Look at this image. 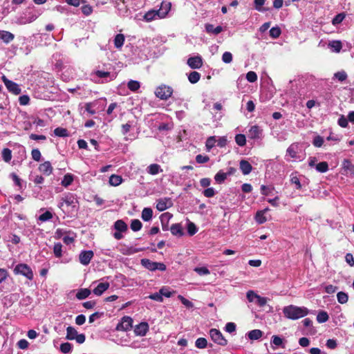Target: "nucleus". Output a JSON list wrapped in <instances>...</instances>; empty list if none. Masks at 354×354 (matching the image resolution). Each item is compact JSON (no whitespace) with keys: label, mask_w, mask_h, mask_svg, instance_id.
Listing matches in <instances>:
<instances>
[{"label":"nucleus","mask_w":354,"mask_h":354,"mask_svg":"<svg viewBox=\"0 0 354 354\" xmlns=\"http://www.w3.org/2000/svg\"><path fill=\"white\" fill-rule=\"evenodd\" d=\"M77 200L74 194L65 193L58 203V207L66 214L69 215L77 210Z\"/></svg>","instance_id":"nucleus-1"},{"label":"nucleus","mask_w":354,"mask_h":354,"mask_svg":"<svg viewBox=\"0 0 354 354\" xmlns=\"http://www.w3.org/2000/svg\"><path fill=\"white\" fill-rule=\"evenodd\" d=\"M283 313L286 318L295 320L308 315L309 310L304 306L289 305L283 308Z\"/></svg>","instance_id":"nucleus-2"},{"label":"nucleus","mask_w":354,"mask_h":354,"mask_svg":"<svg viewBox=\"0 0 354 354\" xmlns=\"http://www.w3.org/2000/svg\"><path fill=\"white\" fill-rule=\"evenodd\" d=\"M92 80L96 83H106L116 78V73L97 69L91 74Z\"/></svg>","instance_id":"nucleus-3"},{"label":"nucleus","mask_w":354,"mask_h":354,"mask_svg":"<svg viewBox=\"0 0 354 354\" xmlns=\"http://www.w3.org/2000/svg\"><path fill=\"white\" fill-rule=\"evenodd\" d=\"M14 272L16 274L23 275L29 280H32L34 277L32 269L26 263H19L17 265L14 269Z\"/></svg>","instance_id":"nucleus-4"},{"label":"nucleus","mask_w":354,"mask_h":354,"mask_svg":"<svg viewBox=\"0 0 354 354\" xmlns=\"http://www.w3.org/2000/svg\"><path fill=\"white\" fill-rule=\"evenodd\" d=\"M66 338L68 340L75 339L79 344L84 343L86 339L85 335L84 334H78L77 330L72 326L67 327Z\"/></svg>","instance_id":"nucleus-5"},{"label":"nucleus","mask_w":354,"mask_h":354,"mask_svg":"<svg viewBox=\"0 0 354 354\" xmlns=\"http://www.w3.org/2000/svg\"><path fill=\"white\" fill-rule=\"evenodd\" d=\"M209 335L212 340L216 344L225 346L227 344V340L224 337L222 333L216 329L212 328L209 330Z\"/></svg>","instance_id":"nucleus-6"},{"label":"nucleus","mask_w":354,"mask_h":354,"mask_svg":"<svg viewBox=\"0 0 354 354\" xmlns=\"http://www.w3.org/2000/svg\"><path fill=\"white\" fill-rule=\"evenodd\" d=\"M301 145L297 142H295L291 144L287 149L286 156H289L292 160H297L301 158Z\"/></svg>","instance_id":"nucleus-7"},{"label":"nucleus","mask_w":354,"mask_h":354,"mask_svg":"<svg viewBox=\"0 0 354 354\" xmlns=\"http://www.w3.org/2000/svg\"><path fill=\"white\" fill-rule=\"evenodd\" d=\"M135 1L136 0H115V6L117 8L119 15L122 16L129 15L130 8L128 6L130 2Z\"/></svg>","instance_id":"nucleus-8"},{"label":"nucleus","mask_w":354,"mask_h":354,"mask_svg":"<svg viewBox=\"0 0 354 354\" xmlns=\"http://www.w3.org/2000/svg\"><path fill=\"white\" fill-rule=\"evenodd\" d=\"M246 297L249 302L255 303L261 307L264 306L267 303V298L261 297L253 290H248Z\"/></svg>","instance_id":"nucleus-9"},{"label":"nucleus","mask_w":354,"mask_h":354,"mask_svg":"<svg viewBox=\"0 0 354 354\" xmlns=\"http://www.w3.org/2000/svg\"><path fill=\"white\" fill-rule=\"evenodd\" d=\"M172 93L173 90L171 87L162 85L156 89L155 95L161 100H167L171 97Z\"/></svg>","instance_id":"nucleus-10"},{"label":"nucleus","mask_w":354,"mask_h":354,"mask_svg":"<svg viewBox=\"0 0 354 354\" xmlns=\"http://www.w3.org/2000/svg\"><path fill=\"white\" fill-rule=\"evenodd\" d=\"M133 319L131 317L124 316L122 318L121 322L116 326V330L119 331H128L132 327Z\"/></svg>","instance_id":"nucleus-11"},{"label":"nucleus","mask_w":354,"mask_h":354,"mask_svg":"<svg viewBox=\"0 0 354 354\" xmlns=\"http://www.w3.org/2000/svg\"><path fill=\"white\" fill-rule=\"evenodd\" d=\"M2 80L4 82L7 89L10 92L15 95H18L21 93V88H19V85L15 82L7 79L5 75L2 76Z\"/></svg>","instance_id":"nucleus-12"},{"label":"nucleus","mask_w":354,"mask_h":354,"mask_svg":"<svg viewBox=\"0 0 354 354\" xmlns=\"http://www.w3.org/2000/svg\"><path fill=\"white\" fill-rule=\"evenodd\" d=\"M93 255V252L91 250L82 251L79 256L80 262L84 266H87L89 264Z\"/></svg>","instance_id":"nucleus-13"},{"label":"nucleus","mask_w":354,"mask_h":354,"mask_svg":"<svg viewBox=\"0 0 354 354\" xmlns=\"http://www.w3.org/2000/svg\"><path fill=\"white\" fill-rule=\"evenodd\" d=\"M149 326L147 322H141L134 328V333L136 336L143 337L149 331Z\"/></svg>","instance_id":"nucleus-14"},{"label":"nucleus","mask_w":354,"mask_h":354,"mask_svg":"<svg viewBox=\"0 0 354 354\" xmlns=\"http://www.w3.org/2000/svg\"><path fill=\"white\" fill-rule=\"evenodd\" d=\"M187 64L191 68L198 69L203 65V60L201 56H195L187 59Z\"/></svg>","instance_id":"nucleus-15"},{"label":"nucleus","mask_w":354,"mask_h":354,"mask_svg":"<svg viewBox=\"0 0 354 354\" xmlns=\"http://www.w3.org/2000/svg\"><path fill=\"white\" fill-rule=\"evenodd\" d=\"M342 174L344 175H348L349 174L354 175V165H352L351 161L348 159H344L342 162Z\"/></svg>","instance_id":"nucleus-16"},{"label":"nucleus","mask_w":354,"mask_h":354,"mask_svg":"<svg viewBox=\"0 0 354 354\" xmlns=\"http://www.w3.org/2000/svg\"><path fill=\"white\" fill-rule=\"evenodd\" d=\"M110 284L109 282H100L93 290V292L96 296L102 295L106 290L109 289Z\"/></svg>","instance_id":"nucleus-17"},{"label":"nucleus","mask_w":354,"mask_h":354,"mask_svg":"<svg viewBox=\"0 0 354 354\" xmlns=\"http://www.w3.org/2000/svg\"><path fill=\"white\" fill-rule=\"evenodd\" d=\"M171 5L169 2H162L160 9L157 10L159 13V17L161 19L165 18L171 10Z\"/></svg>","instance_id":"nucleus-18"},{"label":"nucleus","mask_w":354,"mask_h":354,"mask_svg":"<svg viewBox=\"0 0 354 354\" xmlns=\"http://www.w3.org/2000/svg\"><path fill=\"white\" fill-rule=\"evenodd\" d=\"M262 133V130L257 125L250 127L248 131V137L251 139H258Z\"/></svg>","instance_id":"nucleus-19"},{"label":"nucleus","mask_w":354,"mask_h":354,"mask_svg":"<svg viewBox=\"0 0 354 354\" xmlns=\"http://www.w3.org/2000/svg\"><path fill=\"white\" fill-rule=\"evenodd\" d=\"M143 19L147 22H149L160 18L159 17V13L156 10H150L144 15Z\"/></svg>","instance_id":"nucleus-20"},{"label":"nucleus","mask_w":354,"mask_h":354,"mask_svg":"<svg viewBox=\"0 0 354 354\" xmlns=\"http://www.w3.org/2000/svg\"><path fill=\"white\" fill-rule=\"evenodd\" d=\"M328 46L332 52L338 53L342 48V44L339 40H333L328 42Z\"/></svg>","instance_id":"nucleus-21"},{"label":"nucleus","mask_w":354,"mask_h":354,"mask_svg":"<svg viewBox=\"0 0 354 354\" xmlns=\"http://www.w3.org/2000/svg\"><path fill=\"white\" fill-rule=\"evenodd\" d=\"M39 170L46 176H49L53 172V167L49 161H46L41 164Z\"/></svg>","instance_id":"nucleus-22"},{"label":"nucleus","mask_w":354,"mask_h":354,"mask_svg":"<svg viewBox=\"0 0 354 354\" xmlns=\"http://www.w3.org/2000/svg\"><path fill=\"white\" fill-rule=\"evenodd\" d=\"M239 166L241 172L244 175H248L252 171V167L251 164L245 160H241L240 161Z\"/></svg>","instance_id":"nucleus-23"},{"label":"nucleus","mask_w":354,"mask_h":354,"mask_svg":"<svg viewBox=\"0 0 354 354\" xmlns=\"http://www.w3.org/2000/svg\"><path fill=\"white\" fill-rule=\"evenodd\" d=\"M14 38L15 35L12 32L6 30H0V39L4 43L9 44Z\"/></svg>","instance_id":"nucleus-24"},{"label":"nucleus","mask_w":354,"mask_h":354,"mask_svg":"<svg viewBox=\"0 0 354 354\" xmlns=\"http://www.w3.org/2000/svg\"><path fill=\"white\" fill-rule=\"evenodd\" d=\"M147 171L151 175H156L163 171L160 165L156 163L151 164L147 167Z\"/></svg>","instance_id":"nucleus-25"},{"label":"nucleus","mask_w":354,"mask_h":354,"mask_svg":"<svg viewBox=\"0 0 354 354\" xmlns=\"http://www.w3.org/2000/svg\"><path fill=\"white\" fill-rule=\"evenodd\" d=\"M205 30L207 32L213 34V35H218L220 32L223 31V28L221 26H218L216 27H214V25L207 24L205 25Z\"/></svg>","instance_id":"nucleus-26"},{"label":"nucleus","mask_w":354,"mask_h":354,"mask_svg":"<svg viewBox=\"0 0 354 354\" xmlns=\"http://www.w3.org/2000/svg\"><path fill=\"white\" fill-rule=\"evenodd\" d=\"M123 181L122 176L119 175L112 174L109 177V183L111 186L116 187L120 185Z\"/></svg>","instance_id":"nucleus-27"},{"label":"nucleus","mask_w":354,"mask_h":354,"mask_svg":"<svg viewBox=\"0 0 354 354\" xmlns=\"http://www.w3.org/2000/svg\"><path fill=\"white\" fill-rule=\"evenodd\" d=\"M250 340H257L263 335V332L259 329H254L249 331L247 334Z\"/></svg>","instance_id":"nucleus-28"},{"label":"nucleus","mask_w":354,"mask_h":354,"mask_svg":"<svg viewBox=\"0 0 354 354\" xmlns=\"http://www.w3.org/2000/svg\"><path fill=\"white\" fill-rule=\"evenodd\" d=\"M125 38L123 34H117L113 39L114 46L120 49L122 47Z\"/></svg>","instance_id":"nucleus-29"},{"label":"nucleus","mask_w":354,"mask_h":354,"mask_svg":"<svg viewBox=\"0 0 354 354\" xmlns=\"http://www.w3.org/2000/svg\"><path fill=\"white\" fill-rule=\"evenodd\" d=\"M170 231L174 236H181L183 235L182 227L179 223L173 224L170 227Z\"/></svg>","instance_id":"nucleus-30"},{"label":"nucleus","mask_w":354,"mask_h":354,"mask_svg":"<svg viewBox=\"0 0 354 354\" xmlns=\"http://www.w3.org/2000/svg\"><path fill=\"white\" fill-rule=\"evenodd\" d=\"M91 291L89 289L81 288V289L78 290V291L76 294V297L79 300H82V299H84L88 297V296L91 295Z\"/></svg>","instance_id":"nucleus-31"},{"label":"nucleus","mask_w":354,"mask_h":354,"mask_svg":"<svg viewBox=\"0 0 354 354\" xmlns=\"http://www.w3.org/2000/svg\"><path fill=\"white\" fill-rule=\"evenodd\" d=\"M153 216V210L149 207H145L142 212V218L145 221H149Z\"/></svg>","instance_id":"nucleus-32"},{"label":"nucleus","mask_w":354,"mask_h":354,"mask_svg":"<svg viewBox=\"0 0 354 354\" xmlns=\"http://www.w3.org/2000/svg\"><path fill=\"white\" fill-rule=\"evenodd\" d=\"M74 180V176L71 174H66L64 175L62 182L61 185L64 186V187H68Z\"/></svg>","instance_id":"nucleus-33"},{"label":"nucleus","mask_w":354,"mask_h":354,"mask_svg":"<svg viewBox=\"0 0 354 354\" xmlns=\"http://www.w3.org/2000/svg\"><path fill=\"white\" fill-rule=\"evenodd\" d=\"M156 262H154V261H152L149 259H143L141 260V264L147 269L151 270V271H154L155 270V266H156Z\"/></svg>","instance_id":"nucleus-34"},{"label":"nucleus","mask_w":354,"mask_h":354,"mask_svg":"<svg viewBox=\"0 0 354 354\" xmlns=\"http://www.w3.org/2000/svg\"><path fill=\"white\" fill-rule=\"evenodd\" d=\"M114 228L116 231L124 232L127 230V225L122 220H118L115 222Z\"/></svg>","instance_id":"nucleus-35"},{"label":"nucleus","mask_w":354,"mask_h":354,"mask_svg":"<svg viewBox=\"0 0 354 354\" xmlns=\"http://www.w3.org/2000/svg\"><path fill=\"white\" fill-rule=\"evenodd\" d=\"M329 319V316L326 311L321 310L317 315V321L318 323L323 324L326 322Z\"/></svg>","instance_id":"nucleus-36"},{"label":"nucleus","mask_w":354,"mask_h":354,"mask_svg":"<svg viewBox=\"0 0 354 354\" xmlns=\"http://www.w3.org/2000/svg\"><path fill=\"white\" fill-rule=\"evenodd\" d=\"M201 78V75L196 71H192L188 75V80L190 83L196 84Z\"/></svg>","instance_id":"nucleus-37"},{"label":"nucleus","mask_w":354,"mask_h":354,"mask_svg":"<svg viewBox=\"0 0 354 354\" xmlns=\"http://www.w3.org/2000/svg\"><path fill=\"white\" fill-rule=\"evenodd\" d=\"M1 157L6 162H9L12 159V151L8 148H5L2 150Z\"/></svg>","instance_id":"nucleus-38"},{"label":"nucleus","mask_w":354,"mask_h":354,"mask_svg":"<svg viewBox=\"0 0 354 354\" xmlns=\"http://www.w3.org/2000/svg\"><path fill=\"white\" fill-rule=\"evenodd\" d=\"M216 140L215 136L209 137L205 142V147L207 151H209L216 145Z\"/></svg>","instance_id":"nucleus-39"},{"label":"nucleus","mask_w":354,"mask_h":354,"mask_svg":"<svg viewBox=\"0 0 354 354\" xmlns=\"http://www.w3.org/2000/svg\"><path fill=\"white\" fill-rule=\"evenodd\" d=\"M160 295H162V297H165L167 298L171 297L173 294L174 293V291H171L169 287H162L159 290Z\"/></svg>","instance_id":"nucleus-40"},{"label":"nucleus","mask_w":354,"mask_h":354,"mask_svg":"<svg viewBox=\"0 0 354 354\" xmlns=\"http://www.w3.org/2000/svg\"><path fill=\"white\" fill-rule=\"evenodd\" d=\"M127 86L129 90L135 92L140 88V84L138 81L131 80L127 83Z\"/></svg>","instance_id":"nucleus-41"},{"label":"nucleus","mask_w":354,"mask_h":354,"mask_svg":"<svg viewBox=\"0 0 354 354\" xmlns=\"http://www.w3.org/2000/svg\"><path fill=\"white\" fill-rule=\"evenodd\" d=\"M337 299L339 304H344L347 303V301L348 300V296L344 292H339L337 294Z\"/></svg>","instance_id":"nucleus-42"},{"label":"nucleus","mask_w":354,"mask_h":354,"mask_svg":"<svg viewBox=\"0 0 354 354\" xmlns=\"http://www.w3.org/2000/svg\"><path fill=\"white\" fill-rule=\"evenodd\" d=\"M167 200L166 199H160L157 202L156 208L158 210L162 212L167 209L169 207L167 205Z\"/></svg>","instance_id":"nucleus-43"},{"label":"nucleus","mask_w":354,"mask_h":354,"mask_svg":"<svg viewBox=\"0 0 354 354\" xmlns=\"http://www.w3.org/2000/svg\"><path fill=\"white\" fill-rule=\"evenodd\" d=\"M227 174L222 171H219L214 176L215 181L218 183H222L227 178Z\"/></svg>","instance_id":"nucleus-44"},{"label":"nucleus","mask_w":354,"mask_h":354,"mask_svg":"<svg viewBox=\"0 0 354 354\" xmlns=\"http://www.w3.org/2000/svg\"><path fill=\"white\" fill-rule=\"evenodd\" d=\"M316 170L321 173H325L328 170V165L326 162H321L316 165Z\"/></svg>","instance_id":"nucleus-45"},{"label":"nucleus","mask_w":354,"mask_h":354,"mask_svg":"<svg viewBox=\"0 0 354 354\" xmlns=\"http://www.w3.org/2000/svg\"><path fill=\"white\" fill-rule=\"evenodd\" d=\"M255 221L259 224H263L267 221V218L265 216V214H263V212L258 211L255 216Z\"/></svg>","instance_id":"nucleus-46"},{"label":"nucleus","mask_w":354,"mask_h":354,"mask_svg":"<svg viewBox=\"0 0 354 354\" xmlns=\"http://www.w3.org/2000/svg\"><path fill=\"white\" fill-rule=\"evenodd\" d=\"M235 142L240 147L245 146V144H246V138H245V135H243V134H237L235 136Z\"/></svg>","instance_id":"nucleus-47"},{"label":"nucleus","mask_w":354,"mask_h":354,"mask_svg":"<svg viewBox=\"0 0 354 354\" xmlns=\"http://www.w3.org/2000/svg\"><path fill=\"white\" fill-rule=\"evenodd\" d=\"M130 347L133 348H146V341L145 339H142L141 341H133L130 344Z\"/></svg>","instance_id":"nucleus-48"},{"label":"nucleus","mask_w":354,"mask_h":354,"mask_svg":"<svg viewBox=\"0 0 354 354\" xmlns=\"http://www.w3.org/2000/svg\"><path fill=\"white\" fill-rule=\"evenodd\" d=\"M53 252L56 257H61L62 255V245L60 243H56L53 247Z\"/></svg>","instance_id":"nucleus-49"},{"label":"nucleus","mask_w":354,"mask_h":354,"mask_svg":"<svg viewBox=\"0 0 354 354\" xmlns=\"http://www.w3.org/2000/svg\"><path fill=\"white\" fill-rule=\"evenodd\" d=\"M271 344H274L277 346H281L284 348L283 342L282 338L277 335H273L271 338Z\"/></svg>","instance_id":"nucleus-50"},{"label":"nucleus","mask_w":354,"mask_h":354,"mask_svg":"<svg viewBox=\"0 0 354 354\" xmlns=\"http://www.w3.org/2000/svg\"><path fill=\"white\" fill-rule=\"evenodd\" d=\"M142 224L139 220L133 219L131 221V229L133 231H134V232L139 231L142 228Z\"/></svg>","instance_id":"nucleus-51"},{"label":"nucleus","mask_w":354,"mask_h":354,"mask_svg":"<svg viewBox=\"0 0 354 354\" xmlns=\"http://www.w3.org/2000/svg\"><path fill=\"white\" fill-rule=\"evenodd\" d=\"M347 74L344 71H340L334 74V78L339 82H344L347 78Z\"/></svg>","instance_id":"nucleus-52"},{"label":"nucleus","mask_w":354,"mask_h":354,"mask_svg":"<svg viewBox=\"0 0 354 354\" xmlns=\"http://www.w3.org/2000/svg\"><path fill=\"white\" fill-rule=\"evenodd\" d=\"M290 182L292 185H295V188L297 189H300L301 188V184L300 183V180L296 175H290Z\"/></svg>","instance_id":"nucleus-53"},{"label":"nucleus","mask_w":354,"mask_h":354,"mask_svg":"<svg viewBox=\"0 0 354 354\" xmlns=\"http://www.w3.org/2000/svg\"><path fill=\"white\" fill-rule=\"evenodd\" d=\"M207 342L205 338H198L195 342V345L198 348H205L207 346Z\"/></svg>","instance_id":"nucleus-54"},{"label":"nucleus","mask_w":354,"mask_h":354,"mask_svg":"<svg viewBox=\"0 0 354 354\" xmlns=\"http://www.w3.org/2000/svg\"><path fill=\"white\" fill-rule=\"evenodd\" d=\"M53 218V214L49 211H46L39 216V220L41 222H46Z\"/></svg>","instance_id":"nucleus-55"},{"label":"nucleus","mask_w":354,"mask_h":354,"mask_svg":"<svg viewBox=\"0 0 354 354\" xmlns=\"http://www.w3.org/2000/svg\"><path fill=\"white\" fill-rule=\"evenodd\" d=\"M10 177L14 181L15 185H17V187H19L20 189H21L23 188V183L22 180L19 178V176L15 173H12L10 174Z\"/></svg>","instance_id":"nucleus-56"},{"label":"nucleus","mask_w":354,"mask_h":354,"mask_svg":"<svg viewBox=\"0 0 354 354\" xmlns=\"http://www.w3.org/2000/svg\"><path fill=\"white\" fill-rule=\"evenodd\" d=\"M72 350V345L68 342L63 343L60 345V351L63 353H69Z\"/></svg>","instance_id":"nucleus-57"},{"label":"nucleus","mask_w":354,"mask_h":354,"mask_svg":"<svg viewBox=\"0 0 354 354\" xmlns=\"http://www.w3.org/2000/svg\"><path fill=\"white\" fill-rule=\"evenodd\" d=\"M194 270L201 276L207 275L210 273V271L206 267H196Z\"/></svg>","instance_id":"nucleus-58"},{"label":"nucleus","mask_w":354,"mask_h":354,"mask_svg":"<svg viewBox=\"0 0 354 354\" xmlns=\"http://www.w3.org/2000/svg\"><path fill=\"white\" fill-rule=\"evenodd\" d=\"M345 17H346V15L344 13H339V14L337 15L333 19L332 24L334 26H336V25L340 24L344 19Z\"/></svg>","instance_id":"nucleus-59"},{"label":"nucleus","mask_w":354,"mask_h":354,"mask_svg":"<svg viewBox=\"0 0 354 354\" xmlns=\"http://www.w3.org/2000/svg\"><path fill=\"white\" fill-rule=\"evenodd\" d=\"M198 231L196 225L192 222H189L187 224V232L190 236H193Z\"/></svg>","instance_id":"nucleus-60"},{"label":"nucleus","mask_w":354,"mask_h":354,"mask_svg":"<svg viewBox=\"0 0 354 354\" xmlns=\"http://www.w3.org/2000/svg\"><path fill=\"white\" fill-rule=\"evenodd\" d=\"M55 136L59 137H66L68 136L67 130L64 128L57 127L54 130Z\"/></svg>","instance_id":"nucleus-61"},{"label":"nucleus","mask_w":354,"mask_h":354,"mask_svg":"<svg viewBox=\"0 0 354 354\" xmlns=\"http://www.w3.org/2000/svg\"><path fill=\"white\" fill-rule=\"evenodd\" d=\"M281 29L279 27H272L270 30V35L272 38H278L281 35Z\"/></svg>","instance_id":"nucleus-62"},{"label":"nucleus","mask_w":354,"mask_h":354,"mask_svg":"<svg viewBox=\"0 0 354 354\" xmlns=\"http://www.w3.org/2000/svg\"><path fill=\"white\" fill-rule=\"evenodd\" d=\"M232 54L230 52H225L222 55V61L225 64H230L232 62Z\"/></svg>","instance_id":"nucleus-63"},{"label":"nucleus","mask_w":354,"mask_h":354,"mask_svg":"<svg viewBox=\"0 0 354 354\" xmlns=\"http://www.w3.org/2000/svg\"><path fill=\"white\" fill-rule=\"evenodd\" d=\"M324 144V138L320 136H316L313 140V145L316 147H321Z\"/></svg>","instance_id":"nucleus-64"}]
</instances>
